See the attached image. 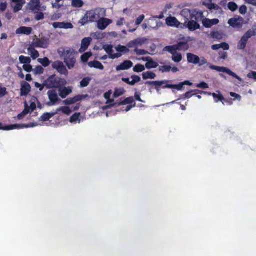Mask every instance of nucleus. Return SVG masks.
Wrapping results in <instances>:
<instances>
[{"mask_svg": "<svg viewBox=\"0 0 256 256\" xmlns=\"http://www.w3.org/2000/svg\"><path fill=\"white\" fill-rule=\"evenodd\" d=\"M182 16L187 17L188 20H189L186 26L189 30L194 31L200 28V26L198 22L200 21L204 17L202 12L184 9L182 11Z\"/></svg>", "mask_w": 256, "mask_h": 256, "instance_id": "1", "label": "nucleus"}, {"mask_svg": "<svg viewBox=\"0 0 256 256\" xmlns=\"http://www.w3.org/2000/svg\"><path fill=\"white\" fill-rule=\"evenodd\" d=\"M58 52L68 69L74 68L77 55L74 50L68 47H61L58 49Z\"/></svg>", "mask_w": 256, "mask_h": 256, "instance_id": "2", "label": "nucleus"}, {"mask_svg": "<svg viewBox=\"0 0 256 256\" xmlns=\"http://www.w3.org/2000/svg\"><path fill=\"white\" fill-rule=\"evenodd\" d=\"M66 84L65 80L62 79L56 75H52L44 81V84L48 89L62 88Z\"/></svg>", "mask_w": 256, "mask_h": 256, "instance_id": "3", "label": "nucleus"}, {"mask_svg": "<svg viewBox=\"0 0 256 256\" xmlns=\"http://www.w3.org/2000/svg\"><path fill=\"white\" fill-rule=\"evenodd\" d=\"M99 15L95 10H92L86 12L84 16L79 20L78 24L84 26L88 23L97 22L99 18Z\"/></svg>", "mask_w": 256, "mask_h": 256, "instance_id": "4", "label": "nucleus"}, {"mask_svg": "<svg viewBox=\"0 0 256 256\" xmlns=\"http://www.w3.org/2000/svg\"><path fill=\"white\" fill-rule=\"evenodd\" d=\"M256 36V29L252 28L248 30L242 37L238 44V49L244 50L246 46L249 38Z\"/></svg>", "mask_w": 256, "mask_h": 256, "instance_id": "5", "label": "nucleus"}, {"mask_svg": "<svg viewBox=\"0 0 256 256\" xmlns=\"http://www.w3.org/2000/svg\"><path fill=\"white\" fill-rule=\"evenodd\" d=\"M210 69L213 70H216L220 72H226L228 75L236 78V79L240 81L242 80V78L239 76H238L236 73L234 72L230 69L227 68L218 66L214 65H211L210 66Z\"/></svg>", "mask_w": 256, "mask_h": 256, "instance_id": "6", "label": "nucleus"}, {"mask_svg": "<svg viewBox=\"0 0 256 256\" xmlns=\"http://www.w3.org/2000/svg\"><path fill=\"white\" fill-rule=\"evenodd\" d=\"M170 81L168 80H156V81H148L146 84L154 86V88L158 92L160 90V86L162 88L163 86L168 84Z\"/></svg>", "mask_w": 256, "mask_h": 256, "instance_id": "7", "label": "nucleus"}, {"mask_svg": "<svg viewBox=\"0 0 256 256\" xmlns=\"http://www.w3.org/2000/svg\"><path fill=\"white\" fill-rule=\"evenodd\" d=\"M53 68L56 70L60 74H64L68 73V70L64 64L60 61H56L52 64Z\"/></svg>", "mask_w": 256, "mask_h": 256, "instance_id": "8", "label": "nucleus"}, {"mask_svg": "<svg viewBox=\"0 0 256 256\" xmlns=\"http://www.w3.org/2000/svg\"><path fill=\"white\" fill-rule=\"evenodd\" d=\"M50 40L47 38H42L38 39L32 45L36 48H46L49 45Z\"/></svg>", "mask_w": 256, "mask_h": 256, "instance_id": "9", "label": "nucleus"}, {"mask_svg": "<svg viewBox=\"0 0 256 256\" xmlns=\"http://www.w3.org/2000/svg\"><path fill=\"white\" fill-rule=\"evenodd\" d=\"M97 22L98 28L100 30H104L112 23V21L110 19L103 18L97 20Z\"/></svg>", "mask_w": 256, "mask_h": 256, "instance_id": "10", "label": "nucleus"}, {"mask_svg": "<svg viewBox=\"0 0 256 256\" xmlns=\"http://www.w3.org/2000/svg\"><path fill=\"white\" fill-rule=\"evenodd\" d=\"M131 78H132V80H130L128 78H122V80L123 82L130 86H134L136 84L141 81V78L136 74L132 75Z\"/></svg>", "mask_w": 256, "mask_h": 256, "instance_id": "11", "label": "nucleus"}, {"mask_svg": "<svg viewBox=\"0 0 256 256\" xmlns=\"http://www.w3.org/2000/svg\"><path fill=\"white\" fill-rule=\"evenodd\" d=\"M30 85L25 81H22L21 83L20 96H26L30 92Z\"/></svg>", "mask_w": 256, "mask_h": 256, "instance_id": "12", "label": "nucleus"}, {"mask_svg": "<svg viewBox=\"0 0 256 256\" xmlns=\"http://www.w3.org/2000/svg\"><path fill=\"white\" fill-rule=\"evenodd\" d=\"M133 66L132 62L129 60L124 61L121 64L118 65L116 67V70L117 72L120 70H127L131 68Z\"/></svg>", "mask_w": 256, "mask_h": 256, "instance_id": "13", "label": "nucleus"}, {"mask_svg": "<svg viewBox=\"0 0 256 256\" xmlns=\"http://www.w3.org/2000/svg\"><path fill=\"white\" fill-rule=\"evenodd\" d=\"M48 95L52 105H54L60 100L57 92L55 90H50L48 92Z\"/></svg>", "mask_w": 256, "mask_h": 256, "instance_id": "14", "label": "nucleus"}, {"mask_svg": "<svg viewBox=\"0 0 256 256\" xmlns=\"http://www.w3.org/2000/svg\"><path fill=\"white\" fill-rule=\"evenodd\" d=\"M228 24L234 28H241L242 26V19L232 18L228 20Z\"/></svg>", "mask_w": 256, "mask_h": 256, "instance_id": "15", "label": "nucleus"}, {"mask_svg": "<svg viewBox=\"0 0 256 256\" xmlns=\"http://www.w3.org/2000/svg\"><path fill=\"white\" fill-rule=\"evenodd\" d=\"M52 26L55 28L70 29L73 28L72 24L70 22H56L52 24Z\"/></svg>", "mask_w": 256, "mask_h": 256, "instance_id": "16", "label": "nucleus"}, {"mask_svg": "<svg viewBox=\"0 0 256 256\" xmlns=\"http://www.w3.org/2000/svg\"><path fill=\"white\" fill-rule=\"evenodd\" d=\"M203 26L206 28H210L214 25H216L218 24L219 20L217 18H214L212 20L208 18H204L202 21Z\"/></svg>", "mask_w": 256, "mask_h": 256, "instance_id": "17", "label": "nucleus"}, {"mask_svg": "<svg viewBox=\"0 0 256 256\" xmlns=\"http://www.w3.org/2000/svg\"><path fill=\"white\" fill-rule=\"evenodd\" d=\"M83 98L82 95H77L74 98H68L64 101L66 105H70L80 101Z\"/></svg>", "mask_w": 256, "mask_h": 256, "instance_id": "18", "label": "nucleus"}, {"mask_svg": "<svg viewBox=\"0 0 256 256\" xmlns=\"http://www.w3.org/2000/svg\"><path fill=\"white\" fill-rule=\"evenodd\" d=\"M31 126H34V124H31ZM30 127V124H14L6 126V130H10L14 129H22L24 128H28Z\"/></svg>", "mask_w": 256, "mask_h": 256, "instance_id": "19", "label": "nucleus"}, {"mask_svg": "<svg viewBox=\"0 0 256 256\" xmlns=\"http://www.w3.org/2000/svg\"><path fill=\"white\" fill-rule=\"evenodd\" d=\"M30 9L34 13L40 10V0H32L30 4Z\"/></svg>", "mask_w": 256, "mask_h": 256, "instance_id": "20", "label": "nucleus"}, {"mask_svg": "<svg viewBox=\"0 0 256 256\" xmlns=\"http://www.w3.org/2000/svg\"><path fill=\"white\" fill-rule=\"evenodd\" d=\"M166 21V24L170 26L178 27L180 24L177 18L173 16L167 18Z\"/></svg>", "mask_w": 256, "mask_h": 256, "instance_id": "21", "label": "nucleus"}, {"mask_svg": "<svg viewBox=\"0 0 256 256\" xmlns=\"http://www.w3.org/2000/svg\"><path fill=\"white\" fill-rule=\"evenodd\" d=\"M187 60L188 63L198 64L200 62V57L191 53L187 54Z\"/></svg>", "mask_w": 256, "mask_h": 256, "instance_id": "22", "label": "nucleus"}, {"mask_svg": "<svg viewBox=\"0 0 256 256\" xmlns=\"http://www.w3.org/2000/svg\"><path fill=\"white\" fill-rule=\"evenodd\" d=\"M206 92V94H208L209 95L212 96L214 99V102H221L224 104L223 101L225 99H224V96L220 94V91L217 92L218 94H216V93L212 94L210 92ZM205 94H206V93Z\"/></svg>", "mask_w": 256, "mask_h": 256, "instance_id": "23", "label": "nucleus"}, {"mask_svg": "<svg viewBox=\"0 0 256 256\" xmlns=\"http://www.w3.org/2000/svg\"><path fill=\"white\" fill-rule=\"evenodd\" d=\"M32 32V28L30 27L21 26L16 30V33L30 35Z\"/></svg>", "mask_w": 256, "mask_h": 256, "instance_id": "24", "label": "nucleus"}, {"mask_svg": "<svg viewBox=\"0 0 256 256\" xmlns=\"http://www.w3.org/2000/svg\"><path fill=\"white\" fill-rule=\"evenodd\" d=\"M35 48L32 44L28 48V52L30 53V56L33 60L37 58L40 56L38 52L35 49Z\"/></svg>", "mask_w": 256, "mask_h": 256, "instance_id": "25", "label": "nucleus"}, {"mask_svg": "<svg viewBox=\"0 0 256 256\" xmlns=\"http://www.w3.org/2000/svg\"><path fill=\"white\" fill-rule=\"evenodd\" d=\"M60 96L62 98H66L68 94H70L72 90L70 87H64L63 88H59Z\"/></svg>", "mask_w": 256, "mask_h": 256, "instance_id": "26", "label": "nucleus"}, {"mask_svg": "<svg viewBox=\"0 0 256 256\" xmlns=\"http://www.w3.org/2000/svg\"><path fill=\"white\" fill-rule=\"evenodd\" d=\"M88 66L90 68H94L97 69H99L100 70H103L104 69V66L102 64L97 60L90 62L88 63Z\"/></svg>", "mask_w": 256, "mask_h": 256, "instance_id": "27", "label": "nucleus"}, {"mask_svg": "<svg viewBox=\"0 0 256 256\" xmlns=\"http://www.w3.org/2000/svg\"><path fill=\"white\" fill-rule=\"evenodd\" d=\"M57 114V112H46L40 118V120L42 122H46L50 118L54 116Z\"/></svg>", "mask_w": 256, "mask_h": 256, "instance_id": "28", "label": "nucleus"}, {"mask_svg": "<svg viewBox=\"0 0 256 256\" xmlns=\"http://www.w3.org/2000/svg\"><path fill=\"white\" fill-rule=\"evenodd\" d=\"M92 38H84L82 41L80 50L85 51L89 46Z\"/></svg>", "mask_w": 256, "mask_h": 256, "instance_id": "29", "label": "nucleus"}, {"mask_svg": "<svg viewBox=\"0 0 256 256\" xmlns=\"http://www.w3.org/2000/svg\"><path fill=\"white\" fill-rule=\"evenodd\" d=\"M175 45L178 50H186L188 48V45L186 42H180Z\"/></svg>", "mask_w": 256, "mask_h": 256, "instance_id": "30", "label": "nucleus"}, {"mask_svg": "<svg viewBox=\"0 0 256 256\" xmlns=\"http://www.w3.org/2000/svg\"><path fill=\"white\" fill-rule=\"evenodd\" d=\"M206 92L198 90H191L186 92L184 94L185 98H190L191 97H192L193 96L196 95V94H206Z\"/></svg>", "mask_w": 256, "mask_h": 256, "instance_id": "31", "label": "nucleus"}, {"mask_svg": "<svg viewBox=\"0 0 256 256\" xmlns=\"http://www.w3.org/2000/svg\"><path fill=\"white\" fill-rule=\"evenodd\" d=\"M210 35L213 39L221 40L223 38L224 34L222 31H212Z\"/></svg>", "mask_w": 256, "mask_h": 256, "instance_id": "32", "label": "nucleus"}, {"mask_svg": "<svg viewBox=\"0 0 256 256\" xmlns=\"http://www.w3.org/2000/svg\"><path fill=\"white\" fill-rule=\"evenodd\" d=\"M182 88L183 84L182 82H180L178 84H168L162 86V88H174L178 90H181Z\"/></svg>", "mask_w": 256, "mask_h": 256, "instance_id": "33", "label": "nucleus"}, {"mask_svg": "<svg viewBox=\"0 0 256 256\" xmlns=\"http://www.w3.org/2000/svg\"><path fill=\"white\" fill-rule=\"evenodd\" d=\"M142 76L144 80L154 79L156 77V74L152 71L143 72Z\"/></svg>", "mask_w": 256, "mask_h": 256, "instance_id": "34", "label": "nucleus"}, {"mask_svg": "<svg viewBox=\"0 0 256 256\" xmlns=\"http://www.w3.org/2000/svg\"><path fill=\"white\" fill-rule=\"evenodd\" d=\"M206 1H208L210 3H206V2H204V4L206 6L208 9L210 10H217L218 9L219 6L214 3H212V0H206Z\"/></svg>", "mask_w": 256, "mask_h": 256, "instance_id": "35", "label": "nucleus"}, {"mask_svg": "<svg viewBox=\"0 0 256 256\" xmlns=\"http://www.w3.org/2000/svg\"><path fill=\"white\" fill-rule=\"evenodd\" d=\"M182 55L180 53L176 52L172 54V60L174 62L178 63L182 61Z\"/></svg>", "mask_w": 256, "mask_h": 256, "instance_id": "36", "label": "nucleus"}, {"mask_svg": "<svg viewBox=\"0 0 256 256\" xmlns=\"http://www.w3.org/2000/svg\"><path fill=\"white\" fill-rule=\"evenodd\" d=\"M158 66V63L154 61L152 59L148 61L146 64V67L148 69L156 68Z\"/></svg>", "mask_w": 256, "mask_h": 256, "instance_id": "37", "label": "nucleus"}, {"mask_svg": "<svg viewBox=\"0 0 256 256\" xmlns=\"http://www.w3.org/2000/svg\"><path fill=\"white\" fill-rule=\"evenodd\" d=\"M135 103L134 98L132 96H130L125 98L124 100L119 103V105H126V104H132Z\"/></svg>", "mask_w": 256, "mask_h": 256, "instance_id": "38", "label": "nucleus"}, {"mask_svg": "<svg viewBox=\"0 0 256 256\" xmlns=\"http://www.w3.org/2000/svg\"><path fill=\"white\" fill-rule=\"evenodd\" d=\"M164 50L169 52L172 54V55L177 52L176 51L178 50L175 44L173 46H166L164 48Z\"/></svg>", "mask_w": 256, "mask_h": 256, "instance_id": "39", "label": "nucleus"}, {"mask_svg": "<svg viewBox=\"0 0 256 256\" xmlns=\"http://www.w3.org/2000/svg\"><path fill=\"white\" fill-rule=\"evenodd\" d=\"M60 111L62 112L63 114L67 115H70L72 112L71 110L68 106H62L58 108L56 112H58Z\"/></svg>", "mask_w": 256, "mask_h": 256, "instance_id": "40", "label": "nucleus"}, {"mask_svg": "<svg viewBox=\"0 0 256 256\" xmlns=\"http://www.w3.org/2000/svg\"><path fill=\"white\" fill-rule=\"evenodd\" d=\"M38 62L45 68L48 66L50 63L49 59L46 57L43 58H38Z\"/></svg>", "mask_w": 256, "mask_h": 256, "instance_id": "41", "label": "nucleus"}, {"mask_svg": "<svg viewBox=\"0 0 256 256\" xmlns=\"http://www.w3.org/2000/svg\"><path fill=\"white\" fill-rule=\"evenodd\" d=\"M218 55L219 56L217 60L219 62L221 61L222 60H224L227 59L228 57V52L224 51H220L218 52Z\"/></svg>", "mask_w": 256, "mask_h": 256, "instance_id": "42", "label": "nucleus"}, {"mask_svg": "<svg viewBox=\"0 0 256 256\" xmlns=\"http://www.w3.org/2000/svg\"><path fill=\"white\" fill-rule=\"evenodd\" d=\"M20 62L21 64H30L31 62V59L29 57L20 56L19 58Z\"/></svg>", "mask_w": 256, "mask_h": 256, "instance_id": "43", "label": "nucleus"}, {"mask_svg": "<svg viewBox=\"0 0 256 256\" xmlns=\"http://www.w3.org/2000/svg\"><path fill=\"white\" fill-rule=\"evenodd\" d=\"M145 70V66L140 64H136L133 68V70L136 72H141Z\"/></svg>", "mask_w": 256, "mask_h": 256, "instance_id": "44", "label": "nucleus"}, {"mask_svg": "<svg viewBox=\"0 0 256 256\" xmlns=\"http://www.w3.org/2000/svg\"><path fill=\"white\" fill-rule=\"evenodd\" d=\"M158 70L162 73L168 72L171 70V66L168 65L160 66L158 67Z\"/></svg>", "mask_w": 256, "mask_h": 256, "instance_id": "45", "label": "nucleus"}, {"mask_svg": "<svg viewBox=\"0 0 256 256\" xmlns=\"http://www.w3.org/2000/svg\"><path fill=\"white\" fill-rule=\"evenodd\" d=\"M90 80L91 78L88 77L84 78L80 82V86L82 88L86 87L89 84Z\"/></svg>", "mask_w": 256, "mask_h": 256, "instance_id": "46", "label": "nucleus"}, {"mask_svg": "<svg viewBox=\"0 0 256 256\" xmlns=\"http://www.w3.org/2000/svg\"><path fill=\"white\" fill-rule=\"evenodd\" d=\"M72 4L74 8H82L84 6V2L82 0H73Z\"/></svg>", "mask_w": 256, "mask_h": 256, "instance_id": "47", "label": "nucleus"}, {"mask_svg": "<svg viewBox=\"0 0 256 256\" xmlns=\"http://www.w3.org/2000/svg\"><path fill=\"white\" fill-rule=\"evenodd\" d=\"M116 50L118 52H124L128 53L129 52L130 50L128 48H127L126 46L119 45L116 48Z\"/></svg>", "mask_w": 256, "mask_h": 256, "instance_id": "48", "label": "nucleus"}, {"mask_svg": "<svg viewBox=\"0 0 256 256\" xmlns=\"http://www.w3.org/2000/svg\"><path fill=\"white\" fill-rule=\"evenodd\" d=\"M112 45H104L103 46V48L106 52V53L109 55V56L112 54L114 52V50L112 49Z\"/></svg>", "mask_w": 256, "mask_h": 256, "instance_id": "49", "label": "nucleus"}, {"mask_svg": "<svg viewBox=\"0 0 256 256\" xmlns=\"http://www.w3.org/2000/svg\"><path fill=\"white\" fill-rule=\"evenodd\" d=\"M92 56V53L90 52H88L84 54L81 56V60L82 62H87L89 59V58Z\"/></svg>", "mask_w": 256, "mask_h": 256, "instance_id": "50", "label": "nucleus"}, {"mask_svg": "<svg viewBox=\"0 0 256 256\" xmlns=\"http://www.w3.org/2000/svg\"><path fill=\"white\" fill-rule=\"evenodd\" d=\"M134 52L138 56H144L149 54L148 52L145 50L138 49V48L134 50Z\"/></svg>", "mask_w": 256, "mask_h": 256, "instance_id": "51", "label": "nucleus"}, {"mask_svg": "<svg viewBox=\"0 0 256 256\" xmlns=\"http://www.w3.org/2000/svg\"><path fill=\"white\" fill-rule=\"evenodd\" d=\"M228 8L232 12L236 11L238 8V5L234 2H230L228 4Z\"/></svg>", "mask_w": 256, "mask_h": 256, "instance_id": "52", "label": "nucleus"}, {"mask_svg": "<svg viewBox=\"0 0 256 256\" xmlns=\"http://www.w3.org/2000/svg\"><path fill=\"white\" fill-rule=\"evenodd\" d=\"M44 69L40 66H36L34 70L35 74H42L44 73Z\"/></svg>", "mask_w": 256, "mask_h": 256, "instance_id": "53", "label": "nucleus"}, {"mask_svg": "<svg viewBox=\"0 0 256 256\" xmlns=\"http://www.w3.org/2000/svg\"><path fill=\"white\" fill-rule=\"evenodd\" d=\"M8 92L6 88L2 87L0 84V98H2L8 94Z\"/></svg>", "mask_w": 256, "mask_h": 256, "instance_id": "54", "label": "nucleus"}, {"mask_svg": "<svg viewBox=\"0 0 256 256\" xmlns=\"http://www.w3.org/2000/svg\"><path fill=\"white\" fill-rule=\"evenodd\" d=\"M144 42L143 39L138 38L132 40V43H134V46H141Z\"/></svg>", "mask_w": 256, "mask_h": 256, "instance_id": "55", "label": "nucleus"}, {"mask_svg": "<svg viewBox=\"0 0 256 256\" xmlns=\"http://www.w3.org/2000/svg\"><path fill=\"white\" fill-rule=\"evenodd\" d=\"M80 116V113H75L70 118V122H76L78 120Z\"/></svg>", "mask_w": 256, "mask_h": 256, "instance_id": "56", "label": "nucleus"}, {"mask_svg": "<svg viewBox=\"0 0 256 256\" xmlns=\"http://www.w3.org/2000/svg\"><path fill=\"white\" fill-rule=\"evenodd\" d=\"M36 14L35 16V19L36 20H42L44 18V14L42 12H36Z\"/></svg>", "mask_w": 256, "mask_h": 256, "instance_id": "57", "label": "nucleus"}, {"mask_svg": "<svg viewBox=\"0 0 256 256\" xmlns=\"http://www.w3.org/2000/svg\"><path fill=\"white\" fill-rule=\"evenodd\" d=\"M145 16L144 14H142L139 17H138L136 21V25L139 26L142 22Z\"/></svg>", "mask_w": 256, "mask_h": 256, "instance_id": "58", "label": "nucleus"}, {"mask_svg": "<svg viewBox=\"0 0 256 256\" xmlns=\"http://www.w3.org/2000/svg\"><path fill=\"white\" fill-rule=\"evenodd\" d=\"M219 45L220 48H222L224 50H228L230 49V46L228 44L225 42H222L219 44Z\"/></svg>", "mask_w": 256, "mask_h": 256, "instance_id": "59", "label": "nucleus"}, {"mask_svg": "<svg viewBox=\"0 0 256 256\" xmlns=\"http://www.w3.org/2000/svg\"><path fill=\"white\" fill-rule=\"evenodd\" d=\"M196 86L199 88L206 89L208 88V85L207 83L205 82H201L199 84H198Z\"/></svg>", "mask_w": 256, "mask_h": 256, "instance_id": "60", "label": "nucleus"}, {"mask_svg": "<svg viewBox=\"0 0 256 256\" xmlns=\"http://www.w3.org/2000/svg\"><path fill=\"white\" fill-rule=\"evenodd\" d=\"M23 68L25 71L28 72H31L32 70V66L29 64H24L23 66Z\"/></svg>", "mask_w": 256, "mask_h": 256, "instance_id": "61", "label": "nucleus"}, {"mask_svg": "<svg viewBox=\"0 0 256 256\" xmlns=\"http://www.w3.org/2000/svg\"><path fill=\"white\" fill-rule=\"evenodd\" d=\"M239 11L240 14H244L247 12V7L244 5H242L240 8Z\"/></svg>", "mask_w": 256, "mask_h": 256, "instance_id": "62", "label": "nucleus"}, {"mask_svg": "<svg viewBox=\"0 0 256 256\" xmlns=\"http://www.w3.org/2000/svg\"><path fill=\"white\" fill-rule=\"evenodd\" d=\"M207 64L208 61L204 57L200 58V62L198 63L199 66H200Z\"/></svg>", "mask_w": 256, "mask_h": 256, "instance_id": "63", "label": "nucleus"}, {"mask_svg": "<svg viewBox=\"0 0 256 256\" xmlns=\"http://www.w3.org/2000/svg\"><path fill=\"white\" fill-rule=\"evenodd\" d=\"M248 77L250 78H253L256 80V72L252 71L251 72L248 73Z\"/></svg>", "mask_w": 256, "mask_h": 256, "instance_id": "64", "label": "nucleus"}]
</instances>
